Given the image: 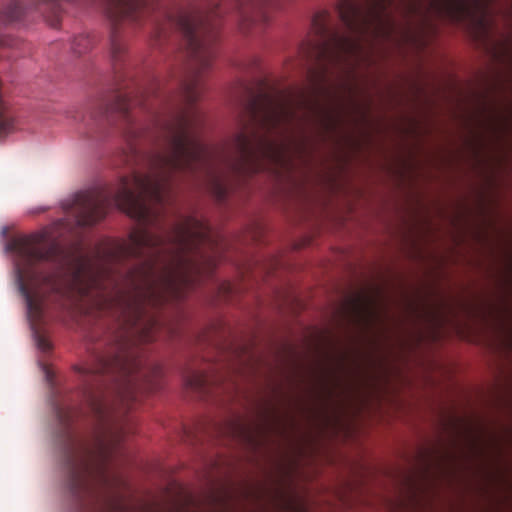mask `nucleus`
Listing matches in <instances>:
<instances>
[{
    "mask_svg": "<svg viewBox=\"0 0 512 512\" xmlns=\"http://www.w3.org/2000/svg\"><path fill=\"white\" fill-rule=\"evenodd\" d=\"M55 413L58 418V421L63 426H68L70 421L73 418L74 412L70 408H65L60 404H55Z\"/></svg>",
    "mask_w": 512,
    "mask_h": 512,
    "instance_id": "13",
    "label": "nucleus"
},
{
    "mask_svg": "<svg viewBox=\"0 0 512 512\" xmlns=\"http://www.w3.org/2000/svg\"><path fill=\"white\" fill-rule=\"evenodd\" d=\"M234 149L237 154L232 169L238 174L256 173L261 169V158H276L277 145L257 131H247L246 125L234 138Z\"/></svg>",
    "mask_w": 512,
    "mask_h": 512,
    "instance_id": "5",
    "label": "nucleus"
},
{
    "mask_svg": "<svg viewBox=\"0 0 512 512\" xmlns=\"http://www.w3.org/2000/svg\"><path fill=\"white\" fill-rule=\"evenodd\" d=\"M492 0H430L429 8L438 17L456 24L485 26Z\"/></svg>",
    "mask_w": 512,
    "mask_h": 512,
    "instance_id": "6",
    "label": "nucleus"
},
{
    "mask_svg": "<svg viewBox=\"0 0 512 512\" xmlns=\"http://www.w3.org/2000/svg\"><path fill=\"white\" fill-rule=\"evenodd\" d=\"M231 429L233 430V432L235 433H244V427L241 425V424H233V426L231 427Z\"/></svg>",
    "mask_w": 512,
    "mask_h": 512,
    "instance_id": "17",
    "label": "nucleus"
},
{
    "mask_svg": "<svg viewBox=\"0 0 512 512\" xmlns=\"http://www.w3.org/2000/svg\"><path fill=\"white\" fill-rule=\"evenodd\" d=\"M37 346L42 351L46 352L50 350V343L43 336H37Z\"/></svg>",
    "mask_w": 512,
    "mask_h": 512,
    "instance_id": "15",
    "label": "nucleus"
},
{
    "mask_svg": "<svg viewBox=\"0 0 512 512\" xmlns=\"http://www.w3.org/2000/svg\"><path fill=\"white\" fill-rule=\"evenodd\" d=\"M92 39L87 34H80L76 36L72 41V50L76 54H82L88 51L92 47Z\"/></svg>",
    "mask_w": 512,
    "mask_h": 512,
    "instance_id": "12",
    "label": "nucleus"
},
{
    "mask_svg": "<svg viewBox=\"0 0 512 512\" xmlns=\"http://www.w3.org/2000/svg\"><path fill=\"white\" fill-rule=\"evenodd\" d=\"M130 149H131V152H133L135 154L137 153V148L134 144H130Z\"/></svg>",
    "mask_w": 512,
    "mask_h": 512,
    "instance_id": "18",
    "label": "nucleus"
},
{
    "mask_svg": "<svg viewBox=\"0 0 512 512\" xmlns=\"http://www.w3.org/2000/svg\"><path fill=\"white\" fill-rule=\"evenodd\" d=\"M266 512H309L305 500L290 488L278 487L269 496Z\"/></svg>",
    "mask_w": 512,
    "mask_h": 512,
    "instance_id": "7",
    "label": "nucleus"
},
{
    "mask_svg": "<svg viewBox=\"0 0 512 512\" xmlns=\"http://www.w3.org/2000/svg\"><path fill=\"white\" fill-rule=\"evenodd\" d=\"M301 105H305V99L250 93L244 109L251 124L270 132L293 124Z\"/></svg>",
    "mask_w": 512,
    "mask_h": 512,
    "instance_id": "4",
    "label": "nucleus"
},
{
    "mask_svg": "<svg viewBox=\"0 0 512 512\" xmlns=\"http://www.w3.org/2000/svg\"><path fill=\"white\" fill-rule=\"evenodd\" d=\"M50 376H51L50 371H48V370H47V371H46V377H47L48 379H50Z\"/></svg>",
    "mask_w": 512,
    "mask_h": 512,
    "instance_id": "19",
    "label": "nucleus"
},
{
    "mask_svg": "<svg viewBox=\"0 0 512 512\" xmlns=\"http://www.w3.org/2000/svg\"><path fill=\"white\" fill-rule=\"evenodd\" d=\"M260 0H237L238 9L241 10V13H246V8L248 7H256L259 5Z\"/></svg>",
    "mask_w": 512,
    "mask_h": 512,
    "instance_id": "14",
    "label": "nucleus"
},
{
    "mask_svg": "<svg viewBox=\"0 0 512 512\" xmlns=\"http://www.w3.org/2000/svg\"><path fill=\"white\" fill-rule=\"evenodd\" d=\"M420 0H340L337 11L347 34L330 28L329 14L317 13L312 28L317 40L311 44L312 53L319 62L322 73L326 64H345L362 54V40L368 36L389 37L396 28L395 20L388 11L395 6L405 13L420 9Z\"/></svg>",
    "mask_w": 512,
    "mask_h": 512,
    "instance_id": "3",
    "label": "nucleus"
},
{
    "mask_svg": "<svg viewBox=\"0 0 512 512\" xmlns=\"http://www.w3.org/2000/svg\"><path fill=\"white\" fill-rule=\"evenodd\" d=\"M111 457L104 436L97 437L94 447L77 446L67 452V485L76 512H249L223 488L211 487L196 495L183 486H177L164 501L130 509L112 491Z\"/></svg>",
    "mask_w": 512,
    "mask_h": 512,
    "instance_id": "2",
    "label": "nucleus"
},
{
    "mask_svg": "<svg viewBox=\"0 0 512 512\" xmlns=\"http://www.w3.org/2000/svg\"><path fill=\"white\" fill-rule=\"evenodd\" d=\"M16 42L10 37H0V46L14 47Z\"/></svg>",
    "mask_w": 512,
    "mask_h": 512,
    "instance_id": "16",
    "label": "nucleus"
},
{
    "mask_svg": "<svg viewBox=\"0 0 512 512\" xmlns=\"http://www.w3.org/2000/svg\"><path fill=\"white\" fill-rule=\"evenodd\" d=\"M23 15L22 5L15 0L8 3L3 11V17L7 22L18 21Z\"/></svg>",
    "mask_w": 512,
    "mask_h": 512,
    "instance_id": "10",
    "label": "nucleus"
},
{
    "mask_svg": "<svg viewBox=\"0 0 512 512\" xmlns=\"http://www.w3.org/2000/svg\"><path fill=\"white\" fill-rule=\"evenodd\" d=\"M185 382L189 388L200 392L208 384V376L201 371H193L186 377Z\"/></svg>",
    "mask_w": 512,
    "mask_h": 512,
    "instance_id": "9",
    "label": "nucleus"
},
{
    "mask_svg": "<svg viewBox=\"0 0 512 512\" xmlns=\"http://www.w3.org/2000/svg\"><path fill=\"white\" fill-rule=\"evenodd\" d=\"M14 128V118L10 111L0 107V138L11 132Z\"/></svg>",
    "mask_w": 512,
    "mask_h": 512,
    "instance_id": "11",
    "label": "nucleus"
},
{
    "mask_svg": "<svg viewBox=\"0 0 512 512\" xmlns=\"http://www.w3.org/2000/svg\"><path fill=\"white\" fill-rule=\"evenodd\" d=\"M133 105L134 103L132 100L119 96L117 101L110 108L101 110L97 115H91V118L97 122L99 121L98 118L106 119L108 122H112V117L115 114L124 122L127 128L130 129L128 132L130 134L129 138L136 139L139 136L140 131L138 128L133 126V116L131 115V108Z\"/></svg>",
    "mask_w": 512,
    "mask_h": 512,
    "instance_id": "8",
    "label": "nucleus"
},
{
    "mask_svg": "<svg viewBox=\"0 0 512 512\" xmlns=\"http://www.w3.org/2000/svg\"><path fill=\"white\" fill-rule=\"evenodd\" d=\"M111 23L110 52L116 65L124 61L126 44L121 29L126 25H140L150 19L157 36L167 30H178L184 40L188 64L179 80L183 107L159 120V140H200L197 130L203 123L201 112L194 106L202 93V76L211 67L218 37L217 5L194 8L190 11L168 12L160 0H102Z\"/></svg>",
    "mask_w": 512,
    "mask_h": 512,
    "instance_id": "1",
    "label": "nucleus"
}]
</instances>
